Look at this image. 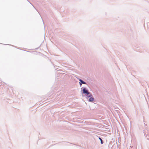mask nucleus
Masks as SVG:
<instances>
[{"label": "nucleus", "mask_w": 149, "mask_h": 149, "mask_svg": "<svg viewBox=\"0 0 149 149\" xmlns=\"http://www.w3.org/2000/svg\"><path fill=\"white\" fill-rule=\"evenodd\" d=\"M99 139L100 140V141H101V143H102V139L100 138H99Z\"/></svg>", "instance_id": "nucleus-5"}, {"label": "nucleus", "mask_w": 149, "mask_h": 149, "mask_svg": "<svg viewBox=\"0 0 149 149\" xmlns=\"http://www.w3.org/2000/svg\"><path fill=\"white\" fill-rule=\"evenodd\" d=\"M83 93H86L87 94V95H89L90 94V93L88 91L86 90V88H84L83 90Z\"/></svg>", "instance_id": "nucleus-1"}, {"label": "nucleus", "mask_w": 149, "mask_h": 149, "mask_svg": "<svg viewBox=\"0 0 149 149\" xmlns=\"http://www.w3.org/2000/svg\"><path fill=\"white\" fill-rule=\"evenodd\" d=\"M80 84L81 86V83H80Z\"/></svg>", "instance_id": "nucleus-6"}, {"label": "nucleus", "mask_w": 149, "mask_h": 149, "mask_svg": "<svg viewBox=\"0 0 149 149\" xmlns=\"http://www.w3.org/2000/svg\"><path fill=\"white\" fill-rule=\"evenodd\" d=\"M99 139L100 140V141H101V143H102V139L100 138H99Z\"/></svg>", "instance_id": "nucleus-4"}, {"label": "nucleus", "mask_w": 149, "mask_h": 149, "mask_svg": "<svg viewBox=\"0 0 149 149\" xmlns=\"http://www.w3.org/2000/svg\"><path fill=\"white\" fill-rule=\"evenodd\" d=\"M94 98L92 97H90L89 99V101L91 102H92L94 100Z\"/></svg>", "instance_id": "nucleus-2"}, {"label": "nucleus", "mask_w": 149, "mask_h": 149, "mask_svg": "<svg viewBox=\"0 0 149 149\" xmlns=\"http://www.w3.org/2000/svg\"><path fill=\"white\" fill-rule=\"evenodd\" d=\"M92 96V95H90V96H89V97H90V96Z\"/></svg>", "instance_id": "nucleus-7"}, {"label": "nucleus", "mask_w": 149, "mask_h": 149, "mask_svg": "<svg viewBox=\"0 0 149 149\" xmlns=\"http://www.w3.org/2000/svg\"><path fill=\"white\" fill-rule=\"evenodd\" d=\"M79 81L82 83V84H85L86 83L84 81H83L82 80H81V79H79Z\"/></svg>", "instance_id": "nucleus-3"}]
</instances>
